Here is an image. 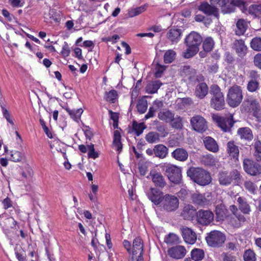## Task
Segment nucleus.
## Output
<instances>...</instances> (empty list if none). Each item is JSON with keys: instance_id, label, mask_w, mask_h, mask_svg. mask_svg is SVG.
<instances>
[{"instance_id": "f257e3e1", "label": "nucleus", "mask_w": 261, "mask_h": 261, "mask_svg": "<svg viewBox=\"0 0 261 261\" xmlns=\"http://www.w3.org/2000/svg\"><path fill=\"white\" fill-rule=\"evenodd\" d=\"M202 42V38L199 34L194 31L191 32L184 40L187 48L183 53V57L189 59L194 56L199 51Z\"/></svg>"}, {"instance_id": "f03ea898", "label": "nucleus", "mask_w": 261, "mask_h": 261, "mask_svg": "<svg viewBox=\"0 0 261 261\" xmlns=\"http://www.w3.org/2000/svg\"><path fill=\"white\" fill-rule=\"evenodd\" d=\"M187 174L193 181L200 186H205L211 182L210 174L201 168L190 167Z\"/></svg>"}, {"instance_id": "7ed1b4c3", "label": "nucleus", "mask_w": 261, "mask_h": 261, "mask_svg": "<svg viewBox=\"0 0 261 261\" xmlns=\"http://www.w3.org/2000/svg\"><path fill=\"white\" fill-rule=\"evenodd\" d=\"M210 93L212 95L211 107L217 111L223 109L225 103L224 95L220 88L217 85H213L210 87Z\"/></svg>"}, {"instance_id": "20e7f679", "label": "nucleus", "mask_w": 261, "mask_h": 261, "mask_svg": "<svg viewBox=\"0 0 261 261\" xmlns=\"http://www.w3.org/2000/svg\"><path fill=\"white\" fill-rule=\"evenodd\" d=\"M242 99V90L240 86L234 85L229 89L226 101L230 107L232 108L238 107L241 103Z\"/></svg>"}, {"instance_id": "39448f33", "label": "nucleus", "mask_w": 261, "mask_h": 261, "mask_svg": "<svg viewBox=\"0 0 261 261\" xmlns=\"http://www.w3.org/2000/svg\"><path fill=\"white\" fill-rule=\"evenodd\" d=\"M205 240L209 246L213 248H220L225 243L226 236L222 232L215 230L207 233Z\"/></svg>"}, {"instance_id": "423d86ee", "label": "nucleus", "mask_w": 261, "mask_h": 261, "mask_svg": "<svg viewBox=\"0 0 261 261\" xmlns=\"http://www.w3.org/2000/svg\"><path fill=\"white\" fill-rule=\"evenodd\" d=\"M161 205L162 208L166 212H174L178 207L179 200L176 196L167 194L163 196Z\"/></svg>"}, {"instance_id": "0eeeda50", "label": "nucleus", "mask_w": 261, "mask_h": 261, "mask_svg": "<svg viewBox=\"0 0 261 261\" xmlns=\"http://www.w3.org/2000/svg\"><path fill=\"white\" fill-rule=\"evenodd\" d=\"M218 5L221 7L222 12L224 14L230 13L235 11L236 7H238L242 11L244 9L243 0H218Z\"/></svg>"}, {"instance_id": "6e6552de", "label": "nucleus", "mask_w": 261, "mask_h": 261, "mask_svg": "<svg viewBox=\"0 0 261 261\" xmlns=\"http://www.w3.org/2000/svg\"><path fill=\"white\" fill-rule=\"evenodd\" d=\"M256 161L245 158L243 162L245 172L251 176H257L261 174V165Z\"/></svg>"}, {"instance_id": "1a4fd4ad", "label": "nucleus", "mask_w": 261, "mask_h": 261, "mask_svg": "<svg viewBox=\"0 0 261 261\" xmlns=\"http://www.w3.org/2000/svg\"><path fill=\"white\" fill-rule=\"evenodd\" d=\"M165 174L169 180L175 184H180L182 178L181 168L174 165L165 167Z\"/></svg>"}, {"instance_id": "9d476101", "label": "nucleus", "mask_w": 261, "mask_h": 261, "mask_svg": "<svg viewBox=\"0 0 261 261\" xmlns=\"http://www.w3.org/2000/svg\"><path fill=\"white\" fill-rule=\"evenodd\" d=\"M212 118L217 125L224 132H230L231 128L233 126L234 122L232 116L222 117L214 115Z\"/></svg>"}, {"instance_id": "9b49d317", "label": "nucleus", "mask_w": 261, "mask_h": 261, "mask_svg": "<svg viewBox=\"0 0 261 261\" xmlns=\"http://www.w3.org/2000/svg\"><path fill=\"white\" fill-rule=\"evenodd\" d=\"M214 218V215L212 211L201 209L197 212L196 220L197 223L205 226L212 222Z\"/></svg>"}, {"instance_id": "f8f14e48", "label": "nucleus", "mask_w": 261, "mask_h": 261, "mask_svg": "<svg viewBox=\"0 0 261 261\" xmlns=\"http://www.w3.org/2000/svg\"><path fill=\"white\" fill-rule=\"evenodd\" d=\"M197 9L206 16H213L217 19L219 17V10L215 5H210L207 2L203 1L197 6Z\"/></svg>"}, {"instance_id": "ddd939ff", "label": "nucleus", "mask_w": 261, "mask_h": 261, "mask_svg": "<svg viewBox=\"0 0 261 261\" xmlns=\"http://www.w3.org/2000/svg\"><path fill=\"white\" fill-rule=\"evenodd\" d=\"M190 124L194 130L200 133L205 132L208 128L206 120L200 115H195L192 117Z\"/></svg>"}, {"instance_id": "4468645a", "label": "nucleus", "mask_w": 261, "mask_h": 261, "mask_svg": "<svg viewBox=\"0 0 261 261\" xmlns=\"http://www.w3.org/2000/svg\"><path fill=\"white\" fill-rule=\"evenodd\" d=\"M186 248L182 245H176L168 249L167 252L170 257L176 259L184 258L187 253Z\"/></svg>"}, {"instance_id": "2eb2a0df", "label": "nucleus", "mask_w": 261, "mask_h": 261, "mask_svg": "<svg viewBox=\"0 0 261 261\" xmlns=\"http://www.w3.org/2000/svg\"><path fill=\"white\" fill-rule=\"evenodd\" d=\"M181 235L185 242L189 244H194L197 240V234L191 228L182 227L180 228Z\"/></svg>"}, {"instance_id": "dca6fc26", "label": "nucleus", "mask_w": 261, "mask_h": 261, "mask_svg": "<svg viewBox=\"0 0 261 261\" xmlns=\"http://www.w3.org/2000/svg\"><path fill=\"white\" fill-rule=\"evenodd\" d=\"M244 9L242 12L246 14H249L253 18H259L261 16V5L252 4L248 8L247 7L246 3L244 1Z\"/></svg>"}, {"instance_id": "f3484780", "label": "nucleus", "mask_w": 261, "mask_h": 261, "mask_svg": "<svg viewBox=\"0 0 261 261\" xmlns=\"http://www.w3.org/2000/svg\"><path fill=\"white\" fill-rule=\"evenodd\" d=\"M232 49L235 50L236 53L241 58L246 56L248 48L242 39L235 40L232 45Z\"/></svg>"}, {"instance_id": "a211bd4d", "label": "nucleus", "mask_w": 261, "mask_h": 261, "mask_svg": "<svg viewBox=\"0 0 261 261\" xmlns=\"http://www.w3.org/2000/svg\"><path fill=\"white\" fill-rule=\"evenodd\" d=\"M148 198L155 205L161 203L163 198V193L156 188H151L147 192Z\"/></svg>"}, {"instance_id": "6ab92c4d", "label": "nucleus", "mask_w": 261, "mask_h": 261, "mask_svg": "<svg viewBox=\"0 0 261 261\" xmlns=\"http://www.w3.org/2000/svg\"><path fill=\"white\" fill-rule=\"evenodd\" d=\"M172 158L179 162L186 161L189 157L187 150L183 147H179L174 149L171 153Z\"/></svg>"}, {"instance_id": "aec40b11", "label": "nucleus", "mask_w": 261, "mask_h": 261, "mask_svg": "<svg viewBox=\"0 0 261 261\" xmlns=\"http://www.w3.org/2000/svg\"><path fill=\"white\" fill-rule=\"evenodd\" d=\"M143 243L140 237H137L133 241V247L132 248V258L135 256L143 255Z\"/></svg>"}, {"instance_id": "412c9836", "label": "nucleus", "mask_w": 261, "mask_h": 261, "mask_svg": "<svg viewBox=\"0 0 261 261\" xmlns=\"http://www.w3.org/2000/svg\"><path fill=\"white\" fill-rule=\"evenodd\" d=\"M182 34L180 29H171L167 33V38L172 44H176L180 40Z\"/></svg>"}, {"instance_id": "4be33fe9", "label": "nucleus", "mask_w": 261, "mask_h": 261, "mask_svg": "<svg viewBox=\"0 0 261 261\" xmlns=\"http://www.w3.org/2000/svg\"><path fill=\"white\" fill-rule=\"evenodd\" d=\"M196 213L195 208L192 205L188 204L184 207L181 216L185 220H192L196 217Z\"/></svg>"}, {"instance_id": "5701e85b", "label": "nucleus", "mask_w": 261, "mask_h": 261, "mask_svg": "<svg viewBox=\"0 0 261 261\" xmlns=\"http://www.w3.org/2000/svg\"><path fill=\"white\" fill-rule=\"evenodd\" d=\"M203 141L205 148L209 151L217 152L219 150V146L217 142L211 137H204Z\"/></svg>"}, {"instance_id": "b1692460", "label": "nucleus", "mask_w": 261, "mask_h": 261, "mask_svg": "<svg viewBox=\"0 0 261 261\" xmlns=\"http://www.w3.org/2000/svg\"><path fill=\"white\" fill-rule=\"evenodd\" d=\"M150 175L152 181L156 186L163 188L166 185V181L161 173L155 171H151L150 172Z\"/></svg>"}, {"instance_id": "393cba45", "label": "nucleus", "mask_w": 261, "mask_h": 261, "mask_svg": "<svg viewBox=\"0 0 261 261\" xmlns=\"http://www.w3.org/2000/svg\"><path fill=\"white\" fill-rule=\"evenodd\" d=\"M208 92V88L207 84L205 83H200L195 88V95L198 98L203 99L207 94Z\"/></svg>"}, {"instance_id": "a878e982", "label": "nucleus", "mask_w": 261, "mask_h": 261, "mask_svg": "<svg viewBox=\"0 0 261 261\" xmlns=\"http://www.w3.org/2000/svg\"><path fill=\"white\" fill-rule=\"evenodd\" d=\"M227 152L234 160L238 159L239 156V150L238 146H237L233 141H229L227 143Z\"/></svg>"}, {"instance_id": "bb28decb", "label": "nucleus", "mask_w": 261, "mask_h": 261, "mask_svg": "<svg viewBox=\"0 0 261 261\" xmlns=\"http://www.w3.org/2000/svg\"><path fill=\"white\" fill-rule=\"evenodd\" d=\"M248 27L247 21L244 19H239L236 22L235 33L238 36H241L245 34Z\"/></svg>"}, {"instance_id": "cd10ccee", "label": "nucleus", "mask_w": 261, "mask_h": 261, "mask_svg": "<svg viewBox=\"0 0 261 261\" xmlns=\"http://www.w3.org/2000/svg\"><path fill=\"white\" fill-rule=\"evenodd\" d=\"M239 210L245 215L249 214L251 212V207L248 203L247 199L243 197H239L237 199Z\"/></svg>"}, {"instance_id": "c85d7f7f", "label": "nucleus", "mask_w": 261, "mask_h": 261, "mask_svg": "<svg viewBox=\"0 0 261 261\" xmlns=\"http://www.w3.org/2000/svg\"><path fill=\"white\" fill-rule=\"evenodd\" d=\"M237 133L242 139L251 141L253 138L252 132L249 127H245L240 128L238 129Z\"/></svg>"}, {"instance_id": "c756f323", "label": "nucleus", "mask_w": 261, "mask_h": 261, "mask_svg": "<svg viewBox=\"0 0 261 261\" xmlns=\"http://www.w3.org/2000/svg\"><path fill=\"white\" fill-rule=\"evenodd\" d=\"M162 85L163 84L159 80L150 81L146 86V91L149 94L155 93Z\"/></svg>"}, {"instance_id": "7c9ffc66", "label": "nucleus", "mask_w": 261, "mask_h": 261, "mask_svg": "<svg viewBox=\"0 0 261 261\" xmlns=\"http://www.w3.org/2000/svg\"><path fill=\"white\" fill-rule=\"evenodd\" d=\"M168 154V148L163 144L155 145V156L163 159Z\"/></svg>"}, {"instance_id": "2f4dec72", "label": "nucleus", "mask_w": 261, "mask_h": 261, "mask_svg": "<svg viewBox=\"0 0 261 261\" xmlns=\"http://www.w3.org/2000/svg\"><path fill=\"white\" fill-rule=\"evenodd\" d=\"M244 105L247 106L245 110L247 111L254 112L257 110H260L259 104L257 100L255 99H247L244 102Z\"/></svg>"}, {"instance_id": "473e14b6", "label": "nucleus", "mask_w": 261, "mask_h": 261, "mask_svg": "<svg viewBox=\"0 0 261 261\" xmlns=\"http://www.w3.org/2000/svg\"><path fill=\"white\" fill-rule=\"evenodd\" d=\"M252 145L254 150L253 156L255 160L261 162V141L258 138L255 139Z\"/></svg>"}, {"instance_id": "72a5a7b5", "label": "nucleus", "mask_w": 261, "mask_h": 261, "mask_svg": "<svg viewBox=\"0 0 261 261\" xmlns=\"http://www.w3.org/2000/svg\"><path fill=\"white\" fill-rule=\"evenodd\" d=\"M227 210L224 207L223 205H218L216 207V218L218 222H221L224 221L226 217Z\"/></svg>"}, {"instance_id": "f704fd0d", "label": "nucleus", "mask_w": 261, "mask_h": 261, "mask_svg": "<svg viewBox=\"0 0 261 261\" xmlns=\"http://www.w3.org/2000/svg\"><path fill=\"white\" fill-rule=\"evenodd\" d=\"M146 128V126L144 122L138 123L136 121H133L132 125V133H134L136 136H139L142 134Z\"/></svg>"}, {"instance_id": "c9c22d12", "label": "nucleus", "mask_w": 261, "mask_h": 261, "mask_svg": "<svg viewBox=\"0 0 261 261\" xmlns=\"http://www.w3.org/2000/svg\"><path fill=\"white\" fill-rule=\"evenodd\" d=\"M121 136L119 130H116L114 132L113 145L116 150L119 152L121 151L122 148V144L121 142Z\"/></svg>"}, {"instance_id": "e433bc0d", "label": "nucleus", "mask_w": 261, "mask_h": 261, "mask_svg": "<svg viewBox=\"0 0 261 261\" xmlns=\"http://www.w3.org/2000/svg\"><path fill=\"white\" fill-rule=\"evenodd\" d=\"M65 110L69 114L70 117L75 121L79 122V120H81V116L83 113L82 109L70 110L68 108H66Z\"/></svg>"}, {"instance_id": "4c0bfd02", "label": "nucleus", "mask_w": 261, "mask_h": 261, "mask_svg": "<svg viewBox=\"0 0 261 261\" xmlns=\"http://www.w3.org/2000/svg\"><path fill=\"white\" fill-rule=\"evenodd\" d=\"M229 172L221 171L219 174V181L220 184L223 186H228L231 183Z\"/></svg>"}, {"instance_id": "58836bf2", "label": "nucleus", "mask_w": 261, "mask_h": 261, "mask_svg": "<svg viewBox=\"0 0 261 261\" xmlns=\"http://www.w3.org/2000/svg\"><path fill=\"white\" fill-rule=\"evenodd\" d=\"M104 98L107 101L111 103H114L118 98L117 92L114 89L111 90L109 92H106Z\"/></svg>"}, {"instance_id": "ea45409f", "label": "nucleus", "mask_w": 261, "mask_h": 261, "mask_svg": "<svg viewBox=\"0 0 261 261\" xmlns=\"http://www.w3.org/2000/svg\"><path fill=\"white\" fill-rule=\"evenodd\" d=\"M191 256L195 261L201 260L204 257V252L201 249L194 248L191 252Z\"/></svg>"}, {"instance_id": "a19ab883", "label": "nucleus", "mask_w": 261, "mask_h": 261, "mask_svg": "<svg viewBox=\"0 0 261 261\" xmlns=\"http://www.w3.org/2000/svg\"><path fill=\"white\" fill-rule=\"evenodd\" d=\"M192 199L194 203L198 205H204L207 202L206 198L202 194L198 192L192 194Z\"/></svg>"}, {"instance_id": "79ce46f5", "label": "nucleus", "mask_w": 261, "mask_h": 261, "mask_svg": "<svg viewBox=\"0 0 261 261\" xmlns=\"http://www.w3.org/2000/svg\"><path fill=\"white\" fill-rule=\"evenodd\" d=\"M183 119L180 116L176 115L173 117V119L170 121L171 126L177 129H181L183 127Z\"/></svg>"}, {"instance_id": "37998d69", "label": "nucleus", "mask_w": 261, "mask_h": 261, "mask_svg": "<svg viewBox=\"0 0 261 261\" xmlns=\"http://www.w3.org/2000/svg\"><path fill=\"white\" fill-rule=\"evenodd\" d=\"M174 115L171 111L167 110L164 112H160L158 114V117L161 120L165 121L166 122H170Z\"/></svg>"}, {"instance_id": "c03bdc74", "label": "nucleus", "mask_w": 261, "mask_h": 261, "mask_svg": "<svg viewBox=\"0 0 261 261\" xmlns=\"http://www.w3.org/2000/svg\"><path fill=\"white\" fill-rule=\"evenodd\" d=\"M251 48L256 51H261V37H255L250 42Z\"/></svg>"}, {"instance_id": "a18cd8bd", "label": "nucleus", "mask_w": 261, "mask_h": 261, "mask_svg": "<svg viewBox=\"0 0 261 261\" xmlns=\"http://www.w3.org/2000/svg\"><path fill=\"white\" fill-rule=\"evenodd\" d=\"M230 177H231V182L234 180V182L237 185L241 183L242 176L240 171L237 169H233L229 172Z\"/></svg>"}, {"instance_id": "49530a36", "label": "nucleus", "mask_w": 261, "mask_h": 261, "mask_svg": "<svg viewBox=\"0 0 261 261\" xmlns=\"http://www.w3.org/2000/svg\"><path fill=\"white\" fill-rule=\"evenodd\" d=\"M160 135L154 132L148 133L145 136L146 141L149 143H153L160 140Z\"/></svg>"}, {"instance_id": "de8ad7c7", "label": "nucleus", "mask_w": 261, "mask_h": 261, "mask_svg": "<svg viewBox=\"0 0 261 261\" xmlns=\"http://www.w3.org/2000/svg\"><path fill=\"white\" fill-rule=\"evenodd\" d=\"M214 45V42L211 37L206 38L203 42V49L205 52L211 51Z\"/></svg>"}, {"instance_id": "09e8293b", "label": "nucleus", "mask_w": 261, "mask_h": 261, "mask_svg": "<svg viewBox=\"0 0 261 261\" xmlns=\"http://www.w3.org/2000/svg\"><path fill=\"white\" fill-rule=\"evenodd\" d=\"M243 259L244 261H256V254L252 250L247 249L244 253Z\"/></svg>"}, {"instance_id": "8fccbe9b", "label": "nucleus", "mask_w": 261, "mask_h": 261, "mask_svg": "<svg viewBox=\"0 0 261 261\" xmlns=\"http://www.w3.org/2000/svg\"><path fill=\"white\" fill-rule=\"evenodd\" d=\"M176 53L172 49L167 50L164 54V59L165 63H171L175 58Z\"/></svg>"}, {"instance_id": "3c124183", "label": "nucleus", "mask_w": 261, "mask_h": 261, "mask_svg": "<svg viewBox=\"0 0 261 261\" xmlns=\"http://www.w3.org/2000/svg\"><path fill=\"white\" fill-rule=\"evenodd\" d=\"M259 81H254L250 80L247 86V89L250 92H256L259 89Z\"/></svg>"}, {"instance_id": "603ef678", "label": "nucleus", "mask_w": 261, "mask_h": 261, "mask_svg": "<svg viewBox=\"0 0 261 261\" xmlns=\"http://www.w3.org/2000/svg\"><path fill=\"white\" fill-rule=\"evenodd\" d=\"M179 238L178 236L174 233H170L165 238V242L167 244H174L179 243Z\"/></svg>"}, {"instance_id": "864d4df0", "label": "nucleus", "mask_w": 261, "mask_h": 261, "mask_svg": "<svg viewBox=\"0 0 261 261\" xmlns=\"http://www.w3.org/2000/svg\"><path fill=\"white\" fill-rule=\"evenodd\" d=\"M147 107V101L146 99L139 100L137 105V110L141 114H143L146 111Z\"/></svg>"}, {"instance_id": "5fc2aeb1", "label": "nucleus", "mask_w": 261, "mask_h": 261, "mask_svg": "<svg viewBox=\"0 0 261 261\" xmlns=\"http://www.w3.org/2000/svg\"><path fill=\"white\" fill-rule=\"evenodd\" d=\"M49 18L54 20L56 22H59L61 21V15L59 11L54 9H50L49 11Z\"/></svg>"}, {"instance_id": "6e6d98bb", "label": "nucleus", "mask_w": 261, "mask_h": 261, "mask_svg": "<svg viewBox=\"0 0 261 261\" xmlns=\"http://www.w3.org/2000/svg\"><path fill=\"white\" fill-rule=\"evenodd\" d=\"M244 186L246 190L251 194H255L256 190L255 184L250 180H246L244 183Z\"/></svg>"}, {"instance_id": "4d7b16f0", "label": "nucleus", "mask_w": 261, "mask_h": 261, "mask_svg": "<svg viewBox=\"0 0 261 261\" xmlns=\"http://www.w3.org/2000/svg\"><path fill=\"white\" fill-rule=\"evenodd\" d=\"M88 157L93 159H96L99 156V153L97 151H96L94 148V145L92 143L88 145Z\"/></svg>"}, {"instance_id": "13d9d810", "label": "nucleus", "mask_w": 261, "mask_h": 261, "mask_svg": "<svg viewBox=\"0 0 261 261\" xmlns=\"http://www.w3.org/2000/svg\"><path fill=\"white\" fill-rule=\"evenodd\" d=\"M222 261H237V256L233 255L232 253L223 252L221 254Z\"/></svg>"}, {"instance_id": "bf43d9fd", "label": "nucleus", "mask_w": 261, "mask_h": 261, "mask_svg": "<svg viewBox=\"0 0 261 261\" xmlns=\"http://www.w3.org/2000/svg\"><path fill=\"white\" fill-rule=\"evenodd\" d=\"M193 69L190 66L188 65L184 66L181 70V75L182 76L187 77L188 79H190L192 77V71Z\"/></svg>"}, {"instance_id": "052dcab7", "label": "nucleus", "mask_w": 261, "mask_h": 261, "mask_svg": "<svg viewBox=\"0 0 261 261\" xmlns=\"http://www.w3.org/2000/svg\"><path fill=\"white\" fill-rule=\"evenodd\" d=\"M22 158L21 152L16 150H12L11 151L10 160L14 162H20Z\"/></svg>"}, {"instance_id": "680f3d73", "label": "nucleus", "mask_w": 261, "mask_h": 261, "mask_svg": "<svg viewBox=\"0 0 261 261\" xmlns=\"http://www.w3.org/2000/svg\"><path fill=\"white\" fill-rule=\"evenodd\" d=\"M224 61L229 65H234L236 62V59L232 54L227 51L225 53Z\"/></svg>"}, {"instance_id": "e2e57ef3", "label": "nucleus", "mask_w": 261, "mask_h": 261, "mask_svg": "<svg viewBox=\"0 0 261 261\" xmlns=\"http://www.w3.org/2000/svg\"><path fill=\"white\" fill-rule=\"evenodd\" d=\"M83 126L84 129L83 130L84 132L86 140H89L90 141L94 136L92 129L89 126L85 125L84 124Z\"/></svg>"}, {"instance_id": "0e129e2a", "label": "nucleus", "mask_w": 261, "mask_h": 261, "mask_svg": "<svg viewBox=\"0 0 261 261\" xmlns=\"http://www.w3.org/2000/svg\"><path fill=\"white\" fill-rule=\"evenodd\" d=\"M146 10L145 6H141L135 8H132V17L139 15Z\"/></svg>"}, {"instance_id": "69168bd1", "label": "nucleus", "mask_w": 261, "mask_h": 261, "mask_svg": "<svg viewBox=\"0 0 261 261\" xmlns=\"http://www.w3.org/2000/svg\"><path fill=\"white\" fill-rule=\"evenodd\" d=\"M16 257L19 261H26L27 256L23 250L22 249L19 251H15Z\"/></svg>"}, {"instance_id": "338daca9", "label": "nucleus", "mask_w": 261, "mask_h": 261, "mask_svg": "<svg viewBox=\"0 0 261 261\" xmlns=\"http://www.w3.org/2000/svg\"><path fill=\"white\" fill-rule=\"evenodd\" d=\"M70 50L67 42H64L61 54L65 57L69 56Z\"/></svg>"}, {"instance_id": "774afa93", "label": "nucleus", "mask_w": 261, "mask_h": 261, "mask_svg": "<svg viewBox=\"0 0 261 261\" xmlns=\"http://www.w3.org/2000/svg\"><path fill=\"white\" fill-rule=\"evenodd\" d=\"M253 62L254 65L261 70V53H258L254 56Z\"/></svg>"}]
</instances>
